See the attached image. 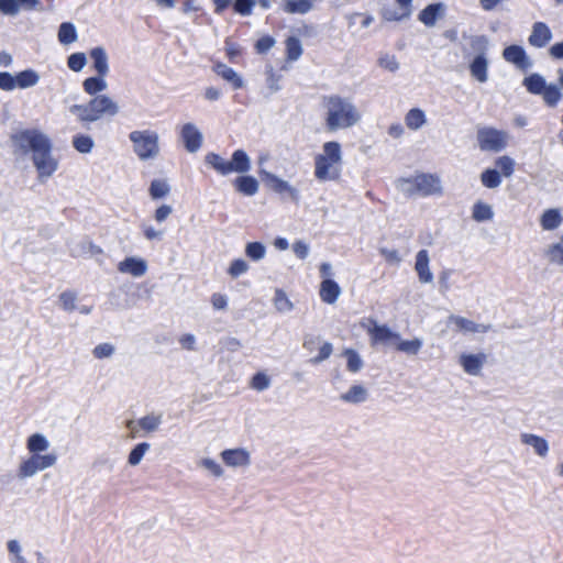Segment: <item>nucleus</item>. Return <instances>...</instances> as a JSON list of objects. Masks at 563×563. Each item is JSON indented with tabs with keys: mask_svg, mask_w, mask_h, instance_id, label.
<instances>
[{
	"mask_svg": "<svg viewBox=\"0 0 563 563\" xmlns=\"http://www.w3.org/2000/svg\"><path fill=\"white\" fill-rule=\"evenodd\" d=\"M494 217V211L488 203L477 201L472 208V218L476 222L489 221Z\"/></svg>",
	"mask_w": 563,
	"mask_h": 563,
	"instance_id": "obj_39",
	"label": "nucleus"
},
{
	"mask_svg": "<svg viewBox=\"0 0 563 563\" xmlns=\"http://www.w3.org/2000/svg\"><path fill=\"white\" fill-rule=\"evenodd\" d=\"M522 85L531 95L541 96L548 84L542 75L533 73L525 77Z\"/></svg>",
	"mask_w": 563,
	"mask_h": 563,
	"instance_id": "obj_29",
	"label": "nucleus"
},
{
	"mask_svg": "<svg viewBox=\"0 0 563 563\" xmlns=\"http://www.w3.org/2000/svg\"><path fill=\"white\" fill-rule=\"evenodd\" d=\"M59 301L66 311H74L76 309V294L70 290L63 291L59 295Z\"/></svg>",
	"mask_w": 563,
	"mask_h": 563,
	"instance_id": "obj_56",
	"label": "nucleus"
},
{
	"mask_svg": "<svg viewBox=\"0 0 563 563\" xmlns=\"http://www.w3.org/2000/svg\"><path fill=\"white\" fill-rule=\"evenodd\" d=\"M180 139L189 153L198 152L203 141L202 133L194 123H185L181 126Z\"/></svg>",
	"mask_w": 563,
	"mask_h": 563,
	"instance_id": "obj_13",
	"label": "nucleus"
},
{
	"mask_svg": "<svg viewBox=\"0 0 563 563\" xmlns=\"http://www.w3.org/2000/svg\"><path fill=\"white\" fill-rule=\"evenodd\" d=\"M344 355L346 356L347 371L352 373L360 372L363 367V360L361 358L360 354L352 349H346L344 351Z\"/></svg>",
	"mask_w": 563,
	"mask_h": 563,
	"instance_id": "obj_49",
	"label": "nucleus"
},
{
	"mask_svg": "<svg viewBox=\"0 0 563 563\" xmlns=\"http://www.w3.org/2000/svg\"><path fill=\"white\" fill-rule=\"evenodd\" d=\"M90 58L98 75L107 76L109 73L108 55L103 47L97 46L90 51Z\"/></svg>",
	"mask_w": 563,
	"mask_h": 563,
	"instance_id": "obj_27",
	"label": "nucleus"
},
{
	"mask_svg": "<svg viewBox=\"0 0 563 563\" xmlns=\"http://www.w3.org/2000/svg\"><path fill=\"white\" fill-rule=\"evenodd\" d=\"M451 321L456 325V328L463 332L471 333H486L490 330V324H479L470 319L460 316H452Z\"/></svg>",
	"mask_w": 563,
	"mask_h": 563,
	"instance_id": "obj_26",
	"label": "nucleus"
},
{
	"mask_svg": "<svg viewBox=\"0 0 563 563\" xmlns=\"http://www.w3.org/2000/svg\"><path fill=\"white\" fill-rule=\"evenodd\" d=\"M57 462L55 453L48 454H32L27 460L20 464L18 476L20 478H27L34 476L37 472L44 471L54 466Z\"/></svg>",
	"mask_w": 563,
	"mask_h": 563,
	"instance_id": "obj_9",
	"label": "nucleus"
},
{
	"mask_svg": "<svg viewBox=\"0 0 563 563\" xmlns=\"http://www.w3.org/2000/svg\"><path fill=\"white\" fill-rule=\"evenodd\" d=\"M463 37L468 38L470 46L474 52L486 55V51L488 48V38L486 35L466 36L465 34H463Z\"/></svg>",
	"mask_w": 563,
	"mask_h": 563,
	"instance_id": "obj_50",
	"label": "nucleus"
},
{
	"mask_svg": "<svg viewBox=\"0 0 563 563\" xmlns=\"http://www.w3.org/2000/svg\"><path fill=\"white\" fill-rule=\"evenodd\" d=\"M266 247L262 242H250L245 246V255L252 261H261L265 257Z\"/></svg>",
	"mask_w": 563,
	"mask_h": 563,
	"instance_id": "obj_47",
	"label": "nucleus"
},
{
	"mask_svg": "<svg viewBox=\"0 0 563 563\" xmlns=\"http://www.w3.org/2000/svg\"><path fill=\"white\" fill-rule=\"evenodd\" d=\"M398 188L408 197L420 195L422 197L441 194L440 178L432 174L421 173L412 177L400 178Z\"/></svg>",
	"mask_w": 563,
	"mask_h": 563,
	"instance_id": "obj_5",
	"label": "nucleus"
},
{
	"mask_svg": "<svg viewBox=\"0 0 563 563\" xmlns=\"http://www.w3.org/2000/svg\"><path fill=\"white\" fill-rule=\"evenodd\" d=\"M562 223V217L558 209H548L541 217V227L544 230L552 231L558 229Z\"/></svg>",
	"mask_w": 563,
	"mask_h": 563,
	"instance_id": "obj_34",
	"label": "nucleus"
},
{
	"mask_svg": "<svg viewBox=\"0 0 563 563\" xmlns=\"http://www.w3.org/2000/svg\"><path fill=\"white\" fill-rule=\"evenodd\" d=\"M263 175L266 186L272 191L279 195L283 200L288 199L295 203L299 202L300 191L296 187L291 186L287 180L282 179L273 173L263 172Z\"/></svg>",
	"mask_w": 563,
	"mask_h": 563,
	"instance_id": "obj_10",
	"label": "nucleus"
},
{
	"mask_svg": "<svg viewBox=\"0 0 563 563\" xmlns=\"http://www.w3.org/2000/svg\"><path fill=\"white\" fill-rule=\"evenodd\" d=\"M521 441L522 443L532 446L539 456H547L549 452V444L544 438L531 433H523L521 434Z\"/></svg>",
	"mask_w": 563,
	"mask_h": 563,
	"instance_id": "obj_30",
	"label": "nucleus"
},
{
	"mask_svg": "<svg viewBox=\"0 0 563 563\" xmlns=\"http://www.w3.org/2000/svg\"><path fill=\"white\" fill-rule=\"evenodd\" d=\"M325 128L330 132L349 129L361 120V114L354 103L339 95L324 97Z\"/></svg>",
	"mask_w": 563,
	"mask_h": 563,
	"instance_id": "obj_1",
	"label": "nucleus"
},
{
	"mask_svg": "<svg viewBox=\"0 0 563 563\" xmlns=\"http://www.w3.org/2000/svg\"><path fill=\"white\" fill-rule=\"evenodd\" d=\"M223 462L231 467L247 466L250 464V453L245 449H228L222 451Z\"/></svg>",
	"mask_w": 563,
	"mask_h": 563,
	"instance_id": "obj_20",
	"label": "nucleus"
},
{
	"mask_svg": "<svg viewBox=\"0 0 563 563\" xmlns=\"http://www.w3.org/2000/svg\"><path fill=\"white\" fill-rule=\"evenodd\" d=\"M313 8L312 0H283L282 9L288 14H307Z\"/></svg>",
	"mask_w": 563,
	"mask_h": 563,
	"instance_id": "obj_28",
	"label": "nucleus"
},
{
	"mask_svg": "<svg viewBox=\"0 0 563 563\" xmlns=\"http://www.w3.org/2000/svg\"><path fill=\"white\" fill-rule=\"evenodd\" d=\"M286 54L287 59L290 62H295L300 58V56L302 55V46L298 37L289 36L286 40Z\"/></svg>",
	"mask_w": 563,
	"mask_h": 563,
	"instance_id": "obj_42",
	"label": "nucleus"
},
{
	"mask_svg": "<svg viewBox=\"0 0 563 563\" xmlns=\"http://www.w3.org/2000/svg\"><path fill=\"white\" fill-rule=\"evenodd\" d=\"M58 41L64 45L74 43L77 37V30L71 22H63L58 29Z\"/></svg>",
	"mask_w": 563,
	"mask_h": 563,
	"instance_id": "obj_38",
	"label": "nucleus"
},
{
	"mask_svg": "<svg viewBox=\"0 0 563 563\" xmlns=\"http://www.w3.org/2000/svg\"><path fill=\"white\" fill-rule=\"evenodd\" d=\"M423 345V341L419 338L412 340H396V349L407 355H417Z\"/></svg>",
	"mask_w": 563,
	"mask_h": 563,
	"instance_id": "obj_36",
	"label": "nucleus"
},
{
	"mask_svg": "<svg viewBox=\"0 0 563 563\" xmlns=\"http://www.w3.org/2000/svg\"><path fill=\"white\" fill-rule=\"evenodd\" d=\"M52 141L49 140L42 148L32 154V162L37 170L40 180L51 177L57 170L58 163L52 156Z\"/></svg>",
	"mask_w": 563,
	"mask_h": 563,
	"instance_id": "obj_8",
	"label": "nucleus"
},
{
	"mask_svg": "<svg viewBox=\"0 0 563 563\" xmlns=\"http://www.w3.org/2000/svg\"><path fill=\"white\" fill-rule=\"evenodd\" d=\"M214 73L222 79L231 84L233 89H241L244 86L243 78L232 68L223 63H217L213 66Z\"/></svg>",
	"mask_w": 563,
	"mask_h": 563,
	"instance_id": "obj_22",
	"label": "nucleus"
},
{
	"mask_svg": "<svg viewBox=\"0 0 563 563\" xmlns=\"http://www.w3.org/2000/svg\"><path fill=\"white\" fill-rule=\"evenodd\" d=\"M445 13V4L443 2H435L428 4L418 14V20L426 26H434L438 19L442 18Z\"/></svg>",
	"mask_w": 563,
	"mask_h": 563,
	"instance_id": "obj_18",
	"label": "nucleus"
},
{
	"mask_svg": "<svg viewBox=\"0 0 563 563\" xmlns=\"http://www.w3.org/2000/svg\"><path fill=\"white\" fill-rule=\"evenodd\" d=\"M104 77L97 74V76L86 78L82 82L85 92L96 97L99 92L106 90L108 85Z\"/></svg>",
	"mask_w": 563,
	"mask_h": 563,
	"instance_id": "obj_32",
	"label": "nucleus"
},
{
	"mask_svg": "<svg viewBox=\"0 0 563 563\" xmlns=\"http://www.w3.org/2000/svg\"><path fill=\"white\" fill-rule=\"evenodd\" d=\"M150 450V443L147 442H142V443H139L136 444L132 450L131 452L129 453V456H128V463L131 465V466H136L141 463L144 454Z\"/></svg>",
	"mask_w": 563,
	"mask_h": 563,
	"instance_id": "obj_48",
	"label": "nucleus"
},
{
	"mask_svg": "<svg viewBox=\"0 0 563 563\" xmlns=\"http://www.w3.org/2000/svg\"><path fill=\"white\" fill-rule=\"evenodd\" d=\"M71 144L78 153L89 154L95 146V141L90 135L78 133L73 136Z\"/></svg>",
	"mask_w": 563,
	"mask_h": 563,
	"instance_id": "obj_37",
	"label": "nucleus"
},
{
	"mask_svg": "<svg viewBox=\"0 0 563 563\" xmlns=\"http://www.w3.org/2000/svg\"><path fill=\"white\" fill-rule=\"evenodd\" d=\"M205 162L222 176L231 173L245 174L251 169V159L244 150H235L231 161H225L221 155L210 152L206 155Z\"/></svg>",
	"mask_w": 563,
	"mask_h": 563,
	"instance_id": "obj_4",
	"label": "nucleus"
},
{
	"mask_svg": "<svg viewBox=\"0 0 563 563\" xmlns=\"http://www.w3.org/2000/svg\"><path fill=\"white\" fill-rule=\"evenodd\" d=\"M250 268V265L246 261L242 258L233 260L230 264L228 273L231 277L236 278L243 274H245Z\"/></svg>",
	"mask_w": 563,
	"mask_h": 563,
	"instance_id": "obj_53",
	"label": "nucleus"
},
{
	"mask_svg": "<svg viewBox=\"0 0 563 563\" xmlns=\"http://www.w3.org/2000/svg\"><path fill=\"white\" fill-rule=\"evenodd\" d=\"M86 64H87V57H86L85 53H80V52L73 53L67 58V66L69 67V69H71L73 71H76V73L82 70V68L86 66Z\"/></svg>",
	"mask_w": 563,
	"mask_h": 563,
	"instance_id": "obj_51",
	"label": "nucleus"
},
{
	"mask_svg": "<svg viewBox=\"0 0 563 563\" xmlns=\"http://www.w3.org/2000/svg\"><path fill=\"white\" fill-rule=\"evenodd\" d=\"M275 45V40L271 35H264L255 43V49L258 54L267 53Z\"/></svg>",
	"mask_w": 563,
	"mask_h": 563,
	"instance_id": "obj_62",
	"label": "nucleus"
},
{
	"mask_svg": "<svg viewBox=\"0 0 563 563\" xmlns=\"http://www.w3.org/2000/svg\"><path fill=\"white\" fill-rule=\"evenodd\" d=\"M274 306L277 311L286 313L292 310L294 305L283 289L277 288L274 296Z\"/></svg>",
	"mask_w": 563,
	"mask_h": 563,
	"instance_id": "obj_45",
	"label": "nucleus"
},
{
	"mask_svg": "<svg viewBox=\"0 0 563 563\" xmlns=\"http://www.w3.org/2000/svg\"><path fill=\"white\" fill-rule=\"evenodd\" d=\"M552 31L544 22H534L528 42L536 48L545 47L552 40Z\"/></svg>",
	"mask_w": 563,
	"mask_h": 563,
	"instance_id": "obj_15",
	"label": "nucleus"
},
{
	"mask_svg": "<svg viewBox=\"0 0 563 563\" xmlns=\"http://www.w3.org/2000/svg\"><path fill=\"white\" fill-rule=\"evenodd\" d=\"M380 67L395 73L399 69V63L394 55L386 54L378 59Z\"/></svg>",
	"mask_w": 563,
	"mask_h": 563,
	"instance_id": "obj_64",
	"label": "nucleus"
},
{
	"mask_svg": "<svg viewBox=\"0 0 563 563\" xmlns=\"http://www.w3.org/2000/svg\"><path fill=\"white\" fill-rule=\"evenodd\" d=\"M471 75L479 82L488 80V59L484 54H477L470 64Z\"/></svg>",
	"mask_w": 563,
	"mask_h": 563,
	"instance_id": "obj_24",
	"label": "nucleus"
},
{
	"mask_svg": "<svg viewBox=\"0 0 563 563\" xmlns=\"http://www.w3.org/2000/svg\"><path fill=\"white\" fill-rule=\"evenodd\" d=\"M114 467V462L106 454L97 456L92 462V468L97 471L108 470L111 472Z\"/></svg>",
	"mask_w": 563,
	"mask_h": 563,
	"instance_id": "obj_59",
	"label": "nucleus"
},
{
	"mask_svg": "<svg viewBox=\"0 0 563 563\" xmlns=\"http://www.w3.org/2000/svg\"><path fill=\"white\" fill-rule=\"evenodd\" d=\"M486 354L482 352L477 354L463 353L460 356V365L466 374L477 376L481 374L482 368L486 363Z\"/></svg>",
	"mask_w": 563,
	"mask_h": 563,
	"instance_id": "obj_17",
	"label": "nucleus"
},
{
	"mask_svg": "<svg viewBox=\"0 0 563 563\" xmlns=\"http://www.w3.org/2000/svg\"><path fill=\"white\" fill-rule=\"evenodd\" d=\"M133 152L141 161L154 159L159 154V136L154 130H135L129 134Z\"/></svg>",
	"mask_w": 563,
	"mask_h": 563,
	"instance_id": "obj_6",
	"label": "nucleus"
},
{
	"mask_svg": "<svg viewBox=\"0 0 563 563\" xmlns=\"http://www.w3.org/2000/svg\"><path fill=\"white\" fill-rule=\"evenodd\" d=\"M14 154L27 155L43 147L51 139L38 129H24L10 135Z\"/></svg>",
	"mask_w": 563,
	"mask_h": 563,
	"instance_id": "obj_7",
	"label": "nucleus"
},
{
	"mask_svg": "<svg viewBox=\"0 0 563 563\" xmlns=\"http://www.w3.org/2000/svg\"><path fill=\"white\" fill-rule=\"evenodd\" d=\"M16 88L27 89L40 81L38 74L33 69H25L15 75Z\"/></svg>",
	"mask_w": 563,
	"mask_h": 563,
	"instance_id": "obj_33",
	"label": "nucleus"
},
{
	"mask_svg": "<svg viewBox=\"0 0 563 563\" xmlns=\"http://www.w3.org/2000/svg\"><path fill=\"white\" fill-rule=\"evenodd\" d=\"M271 386V378L263 372L252 377L251 387L257 391H264Z\"/></svg>",
	"mask_w": 563,
	"mask_h": 563,
	"instance_id": "obj_54",
	"label": "nucleus"
},
{
	"mask_svg": "<svg viewBox=\"0 0 563 563\" xmlns=\"http://www.w3.org/2000/svg\"><path fill=\"white\" fill-rule=\"evenodd\" d=\"M169 191H170L169 185L167 184L166 180H163V179L152 180V183L150 185V189H148L150 196L154 200L166 197L169 194Z\"/></svg>",
	"mask_w": 563,
	"mask_h": 563,
	"instance_id": "obj_43",
	"label": "nucleus"
},
{
	"mask_svg": "<svg viewBox=\"0 0 563 563\" xmlns=\"http://www.w3.org/2000/svg\"><path fill=\"white\" fill-rule=\"evenodd\" d=\"M332 352H333V345L330 342H324L320 346L318 355L312 357L310 360V362L312 364H320L323 361L328 360L330 357V355L332 354Z\"/></svg>",
	"mask_w": 563,
	"mask_h": 563,
	"instance_id": "obj_60",
	"label": "nucleus"
},
{
	"mask_svg": "<svg viewBox=\"0 0 563 563\" xmlns=\"http://www.w3.org/2000/svg\"><path fill=\"white\" fill-rule=\"evenodd\" d=\"M41 4L40 0H0V12L4 15L14 16L19 11L36 10Z\"/></svg>",
	"mask_w": 563,
	"mask_h": 563,
	"instance_id": "obj_16",
	"label": "nucleus"
},
{
	"mask_svg": "<svg viewBox=\"0 0 563 563\" xmlns=\"http://www.w3.org/2000/svg\"><path fill=\"white\" fill-rule=\"evenodd\" d=\"M162 423V415H146L137 420L139 427L145 432H154Z\"/></svg>",
	"mask_w": 563,
	"mask_h": 563,
	"instance_id": "obj_44",
	"label": "nucleus"
},
{
	"mask_svg": "<svg viewBox=\"0 0 563 563\" xmlns=\"http://www.w3.org/2000/svg\"><path fill=\"white\" fill-rule=\"evenodd\" d=\"M368 397L367 389L362 385H353L351 388L340 396V399L347 404H362Z\"/></svg>",
	"mask_w": 563,
	"mask_h": 563,
	"instance_id": "obj_31",
	"label": "nucleus"
},
{
	"mask_svg": "<svg viewBox=\"0 0 563 563\" xmlns=\"http://www.w3.org/2000/svg\"><path fill=\"white\" fill-rule=\"evenodd\" d=\"M119 111L118 103L107 95H98L86 104H73L69 107V112L77 115L78 121L81 123H91L104 115L114 117Z\"/></svg>",
	"mask_w": 563,
	"mask_h": 563,
	"instance_id": "obj_3",
	"label": "nucleus"
},
{
	"mask_svg": "<svg viewBox=\"0 0 563 563\" xmlns=\"http://www.w3.org/2000/svg\"><path fill=\"white\" fill-rule=\"evenodd\" d=\"M144 238L147 241H161L164 238L163 230H156L153 225L143 223L141 225Z\"/></svg>",
	"mask_w": 563,
	"mask_h": 563,
	"instance_id": "obj_57",
	"label": "nucleus"
},
{
	"mask_svg": "<svg viewBox=\"0 0 563 563\" xmlns=\"http://www.w3.org/2000/svg\"><path fill=\"white\" fill-rule=\"evenodd\" d=\"M49 448V442L42 433H34L29 437L26 449L32 454H40Z\"/></svg>",
	"mask_w": 563,
	"mask_h": 563,
	"instance_id": "obj_35",
	"label": "nucleus"
},
{
	"mask_svg": "<svg viewBox=\"0 0 563 563\" xmlns=\"http://www.w3.org/2000/svg\"><path fill=\"white\" fill-rule=\"evenodd\" d=\"M482 184L489 188H497L501 184V177L497 169L487 168L481 175Z\"/></svg>",
	"mask_w": 563,
	"mask_h": 563,
	"instance_id": "obj_46",
	"label": "nucleus"
},
{
	"mask_svg": "<svg viewBox=\"0 0 563 563\" xmlns=\"http://www.w3.org/2000/svg\"><path fill=\"white\" fill-rule=\"evenodd\" d=\"M426 121V114L419 108L410 109L405 117L406 125L411 130L420 129Z\"/></svg>",
	"mask_w": 563,
	"mask_h": 563,
	"instance_id": "obj_40",
	"label": "nucleus"
},
{
	"mask_svg": "<svg viewBox=\"0 0 563 563\" xmlns=\"http://www.w3.org/2000/svg\"><path fill=\"white\" fill-rule=\"evenodd\" d=\"M233 185L238 192L249 197L256 195L260 188L257 179L250 175L236 177Z\"/></svg>",
	"mask_w": 563,
	"mask_h": 563,
	"instance_id": "obj_25",
	"label": "nucleus"
},
{
	"mask_svg": "<svg viewBox=\"0 0 563 563\" xmlns=\"http://www.w3.org/2000/svg\"><path fill=\"white\" fill-rule=\"evenodd\" d=\"M371 323L373 324L372 328L367 330L372 343H389V342H396V340L400 339V334L398 332L393 331L388 325L386 324H377L375 320H371Z\"/></svg>",
	"mask_w": 563,
	"mask_h": 563,
	"instance_id": "obj_14",
	"label": "nucleus"
},
{
	"mask_svg": "<svg viewBox=\"0 0 563 563\" xmlns=\"http://www.w3.org/2000/svg\"><path fill=\"white\" fill-rule=\"evenodd\" d=\"M114 353V346L111 343H100L95 346L92 354L96 358L110 357Z\"/></svg>",
	"mask_w": 563,
	"mask_h": 563,
	"instance_id": "obj_61",
	"label": "nucleus"
},
{
	"mask_svg": "<svg viewBox=\"0 0 563 563\" xmlns=\"http://www.w3.org/2000/svg\"><path fill=\"white\" fill-rule=\"evenodd\" d=\"M544 103L548 107L554 108L562 99L560 88L553 84L547 85V89L541 93Z\"/></svg>",
	"mask_w": 563,
	"mask_h": 563,
	"instance_id": "obj_41",
	"label": "nucleus"
},
{
	"mask_svg": "<svg viewBox=\"0 0 563 563\" xmlns=\"http://www.w3.org/2000/svg\"><path fill=\"white\" fill-rule=\"evenodd\" d=\"M118 269L121 273L131 274L134 277H141L146 273L147 264L143 258L130 256L119 263Z\"/></svg>",
	"mask_w": 563,
	"mask_h": 563,
	"instance_id": "obj_19",
	"label": "nucleus"
},
{
	"mask_svg": "<svg viewBox=\"0 0 563 563\" xmlns=\"http://www.w3.org/2000/svg\"><path fill=\"white\" fill-rule=\"evenodd\" d=\"M496 166L500 169L504 176L509 177L515 169V162L509 156H500L496 159Z\"/></svg>",
	"mask_w": 563,
	"mask_h": 563,
	"instance_id": "obj_55",
	"label": "nucleus"
},
{
	"mask_svg": "<svg viewBox=\"0 0 563 563\" xmlns=\"http://www.w3.org/2000/svg\"><path fill=\"white\" fill-rule=\"evenodd\" d=\"M16 88L15 76L9 71H0V89L12 91Z\"/></svg>",
	"mask_w": 563,
	"mask_h": 563,
	"instance_id": "obj_58",
	"label": "nucleus"
},
{
	"mask_svg": "<svg viewBox=\"0 0 563 563\" xmlns=\"http://www.w3.org/2000/svg\"><path fill=\"white\" fill-rule=\"evenodd\" d=\"M503 58L516 66L519 70L527 71L532 67V60L521 45L512 44L504 48Z\"/></svg>",
	"mask_w": 563,
	"mask_h": 563,
	"instance_id": "obj_12",
	"label": "nucleus"
},
{
	"mask_svg": "<svg viewBox=\"0 0 563 563\" xmlns=\"http://www.w3.org/2000/svg\"><path fill=\"white\" fill-rule=\"evenodd\" d=\"M341 294L339 284L332 278H324L320 285V298L323 302L332 305L334 303Z\"/></svg>",
	"mask_w": 563,
	"mask_h": 563,
	"instance_id": "obj_23",
	"label": "nucleus"
},
{
	"mask_svg": "<svg viewBox=\"0 0 563 563\" xmlns=\"http://www.w3.org/2000/svg\"><path fill=\"white\" fill-rule=\"evenodd\" d=\"M429 253L427 250H420L416 255L415 269L418 274L419 280L423 284L433 280V274L429 268Z\"/></svg>",
	"mask_w": 563,
	"mask_h": 563,
	"instance_id": "obj_21",
	"label": "nucleus"
},
{
	"mask_svg": "<svg viewBox=\"0 0 563 563\" xmlns=\"http://www.w3.org/2000/svg\"><path fill=\"white\" fill-rule=\"evenodd\" d=\"M549 255L553 263L563 265V239L549 249Z\"/></svg>",
	"mask_w": 563,
	"mask_h": 563,
	"instance_id": "obj_63",
	"label": "nucleus"
},
{
	"mask_svg": "<svg viewBox=\"0 0 563 563\" xmlns=\"http://www.w3.org/2000/svg\"><path fill=\"white\" fill-rule=\"evenodd\" d=\"M477 141L482 151L500 152L506 145V134L494 128H483L477 131Z\"/></svg>",
	"mask_w": 563,
	"mask_h": 563,
	"instance_id": "obj_11",
	"label": "nucleus"
},
{
	"mask_svg": "<svg viewBox=\"0 0 563 563\" xmlns=\"http://www.w3.org/2000/svg\"><path fill=\"white\" fill-rule=\"evenodd\" d=\"M342 173V147L336 141H329L322 145V153L314 157V177L317 180L334 181L340 179Z\"/></svg>",
	"mask_w": 563,
	"mask_h": 563,
	"instance_id": "obj_2",
	"label": "nucleus"
},
{
	"mask_svg": "<svg viewBox=\"0 0 563 563\" xmlns=\"http://www.w3.org/2000/svg\"><path fill=\"white\" fill-rule=\"evenodd\" d=\"M256 0H234L233 11L242 16H249L253 12Z\"/></svg>",
	"mask_w": 563,
	"mask_h": 563,
	"instance_id": "obj_52",
	"label": "nucleus"
}]
</instances>
